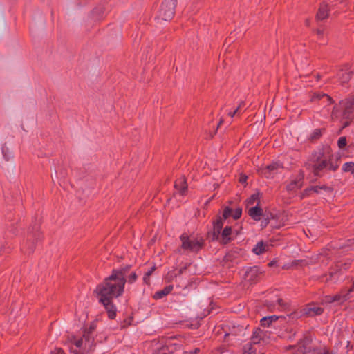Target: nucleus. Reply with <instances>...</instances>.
Returning <instances> with one entry per match:
<instances>
[{
	"instance_id": "1",
	"label": "nucleus",
	"mask_w": 354,
	"mask_h": 354,
	"mask_svg": "<svg viewBox=\"0 0 354 354\" xmlns=\"http://www.w3.org/2000/svg\"><path fill=\"white\" fill-rule=\"evenodd\" d=\"M114 275L110 274L98 284L95 290L99 302L102 304L107 312L109 319H114L116 317L117 308L113 303V299L122 295L125 284L119 281Z\"/></svg>"
},
{
	"instance_id": "2",
	"label": "nucleus",
	"mask_w": 354,
	"mask_h": 354,
	"mask_svg": "<svg viewBox=\"0 0 354 354\" xmlns=\"http://www.w3.org/2000/svg\"><path fill=\"white\" fill-rule=\"evenodd\" d=\"M305 167L314 176L322 177L339 168V159L334 155L326 156L322 151H313L305 162Z\"/></svg>"
},
{
	"instance_id": "3",
	"label": "nucleus",
	"mask_w": 354,
	"mask_h": 354,
	"mask_svg": "<svg viewBox=\"0 0 354 354\" xmlns=\"http://www.w3.org/2000/svg\"><path fill=\"white\" fill-rule=\"evenodd\" d=\"M39 221H35L31 225L28 232L27 241L21 246V250L28 254H31L34 252L35 248L36 242L41 240L42 234L39 231Z\"/></svg>"
},
{
	"instance_id": "4",
	"label": "nucleus",
	"mask_w": 354,
	"mask_h": 354,
	"mask_svg": "<svg viewBox=\"0 0 354 354\" xmlns=\"http://www.w3.org/2000/svg\"><path fill=\"white\" fill-rule=\"evenodd\" d=\"M176 0H164L160 7L157 18L165 21H170L174 16Z\"/></svg>"
},
{
	"instance_id": "5",
	"label": "nucleus",
	"mask_w": 354,
	"mask_h": 354,
	"mask_svg": "<svg viewBox=\"0 0 354 354\" xmlns=\"http://www.w3.org/2000/svg\"><path fill=\"white\" fill-rule=\"evenodd\" d=\"M180 239L182 242V249L191 252H198L200 250L202 249L204 244V241L203 239H191L189 236L185 233H183L180 235Z\"/></svg>"
},
{
	"instance_id": "6",
	"label": "nucleus",
	"mask_w": 354,
	"mask_h": 354,
	"mask_svg": "<svg viewBox=\"0 0 354 354\" xmlns=\"http://www.w3.org/2000/svg\"><path fill=\"white\" fill-rule=\"evenodd\" d=\"M343 110L342 116L344 119L352 120L354 118V95L340 102Z\"/></svg>"
},
{
	"instance_id": "7",
	"label": "nucleus",
	"mask_w": 354,
	"mask_h": 354,
	"mask_svg": "<svg viewBox=\"0 0 354 354\" xmlns=\"http://www.w3.org/2000/svg\"><path fill=\"white\" fill-rule=\"evenodd\" d=\"M304 174L300 171L298 174L292 177L290 182L286 185V189L288 192H295L300 189L304 184Z\"/></svg>"
},
{
	"instance_id": "8",
	"label": "nucleus",
	"mask_w": 354,
	"mask_h": 354,
	"mask_svg": "<svg viewBox=\"0 0 354 354\" xmlns=\"http://www.w3.org/2000/svg\"><path fill=\"white\" fill-rule=\"evenodd\" d=\"M268 332L257 328L254 330L250 342L254 345L265 344L268 342Z\"/></svg>"
},
{
	"instance_id": "9",
	"label": "nucleus",
	"mask_w": 354,
	"mask_h": 354,
	"mask_svg": "<svg viewBox=\"0 0 354 354\" xmlns=\"http://www.w3.org/2000/svg\"><path fill=\"white\" fill-rule=\"evenodd\" d=\"M350 267L349 262H337L335 265V270L331 271L329 272L328 277L327 278V281H331L333 283H335L339 278L341 275L342 269L347 270Z\"/></svg>"
},
{
	"instance_id": "10",
	"label": "nucleus",
	"mask_w": 354,
	"mask_h": 354,
	"mask_svg": "<svg viewBox=\"0 0 354 354\" xmlns=\"http://www.w3.org/2000/svg\"><path fill=\"white\" fill-rule=\"evenodd\" d=\"M223 218L221 216H218L216 219L213 221V231L208 234L212 241H217L223 227Z\"/></svg>"
},
{
	"instance_id": "11",
	"label": "nucleus",
	"mask_w": 354,
	"mask_h": 354,
	"mask_svg": "<svg viewBox=\"0 0 354 354\" xmlns=\"http://www.w3.org/2000/svg\"><path fill=\"white\" fill-rule=\"evenodd\" d=\"M292 354H315V351L312 350L309 340L306 338L301 340L297 346L293 348Z\"/></svg>"
},
{
	"instance_id": "12",
	"label": "nucleus",
	"mask_w": 354,
	"mask_h": 354,
	"mask_svg": "<svg viewBox=\"0 0 354 354\" xmlns=\"http://www.w3.org/2000/svg\"><path fill=\"white\" fill-rule=\"evenodd\" d=\"M95 330V325L92 324L88 328L84 331V338L85 340V348L88 347V349H92L95 346L93 331Z\"/></svg>"
},
{
	"instance_id": "13",
	"label": "nucleus",
	"mask_w": 354,
	"mask_h": 354,
	"mask_svg": "<svg viewBox=\"0 0 354 354\" xmlns=\"http://www.w3.org/2000/svg\"><path fill=\"white\" fill-rule=\"evenodd\" d=\"M324 309L314 304L306 305L303 309V313L308 317H315L323 313Z\"/></svg>"
},
{
	"instance_id": "14",
	"label": "nucleus",
	"mask_w": 354,
	"mask_h": 354,
	"mask_svg": "<svg viewBox=\"0 0 354 354\" xmlns=\"http://www.w3.org/2000/svg\"><path fill=\"white\" fill-rule=\"evenodd\" d=\"M261 274L262 272L259 267H251L246 271L245 278L250 283H255L259 280Z\"/></svg>"
},
{
	"instance_id": "15",
	"label": "nucleus",
	"mask_w": 354,
	"mask_h": 354,
	"mask_svg": "<svg viewBox=\"0 0 354 354\" xmlns=\"http://www.w3.org/2000/svg\"><path fill=\"white\" fill-rule=\"evenodd\" d=\"M283 167V164L280 162H273L263 169V174L267 178H270L277 173L279 169Z\"/></svg>"
},
{
	"instance_id": "16",
	"label": "nucleus",
	"mask_w": 354,
	"mask_h": 354,
	"mask_svg": "<svg viewBox=\"0 0 354 354\" xmlns=\"http://www.w3.org/2000/svg\"><path fill=\"white\" fill-rule=\"evenodd\" d=\"M130 268L131 266H127L120 269H113L111 274L115 275L114 277L119 281L122 280L123 283L125 284L127 282L126 275L129 272Z\"/></svg>"
},
{
	"instance_id": "17",
	"label": "nucleus",
	"mask_w": 354,
	"mask_h": 354,
	"mask_svg": "<svg viewBox=\"0 0 354 354\" xmlns=\"http://www.w3.org/2000/svg\"><path fill=\"white\" fill-rule=\"evenodd\" d=\"M130 268L131 266H127L120 269H113L111 274L115 275L114 277L119 281L122 280L123 283L125 284L127 282L126 275L129 272Z\"/></svg>"
},
{
	"instance_id": "18",
	"label": "nucleus",
	"mask_w": 354,
	"mask_h": 354,
	"mask_svg": "<svg viewBox=\"0 0 354 354\" xmlns=\"http://www.w3.org/2000/svg\"><path fill=\"white\" fill-rule=\"evenodd\" d=\"M174 187L178 194L184 196L187 192V185L184 177L180 178L176 180Z\"/></svg>"
},
{
	"instance_id": "19",
	"label": "nucleus",
	"mask_w": 354,
	"mask_h": 354,
	"mask_svg": "<svg viewBox=\"0 0 354 354\" xmlns=\"http://www.w3.org/2000/svg\"><path fill=\"white\" fill-rule=\"evenodd\" d=\"M68 342L71 344L72 345H75L77 348H82L84 351H90L92 349H88V347L85 348V340L84 338V335L80 339H77L75 336L72 335L68 337Z\"/></svg>"
},
{
	"instance_id": "20",
	"label": "nucleus",
	"mask_w": 354,
	"mask_h": 354,
	"mask_svg": "<svg viewBox=\"0 0 354 354\" xmlns=\"http://www.w3.org/2000/svg\"><path fill=\"white\" fill-rule=\"evenodd\" d=\"M233 230L230 226H226L221 232L220 236L221 237V243L224 245L230 243L233 238L231 237Z\"/></svg>"
},
{
	"instance_id": "21",
	"label": "nucleus",
	"mask_w": 354,
	"mask_h": 354,
	"mask_svg": "<svg viewBox=\"0 0 354 354\" xmlns=\"http://www.w3.org/2000/svg\"><path fill=\"white\" fill-rule=\"evenodd\" d=\"M262 214L263 209L259 207V203L255 207H251L248 210V215L254 221H259Z\"/></svg>"
},
{
	"instance_id": "22",
	"label": "nucleus",
	"mask_w": 354,
	"mask_h": 354,
	"mask_svg": "<svg viewBox=\"0 0 354 354\" xmlns=\"http://www.w3.org/2000/svg\"><path fill=\"white\" fill-rule=\"evenodd\" d=\"M328 16V6L326 3H322L317 13V18L319 20H324Z\"/></svg>"
},
{
	"instance_id": "23",
	"label": "nucleus",
	"mask_w": 354,
	"mask_h": 354,
	"mask_svg": "<svg viewBox=\"0 0 354 354\" xmlns=\"http://www.w3.org/2000/svg\"><path fill=\"white\" fill-rule=\"evenodd\" d=\"M173 288L174 287L172 285H169V286H165L162 290L157 291L154 294L153 299H160L163 298L164 297L167 296L172 291Z\"/></svg>"
},
{
	"instance_id": "24",
	"label": "nucleus",
	"mask_w": 354,
	"mask_h": 354,
	"mask_svg": "<svg viewBox=\"0 0 354 354\" xmlns=\"http://www.w3.org/2000/svg\"><path fill=\"white\" fill-rule=\"evenodd\" d=\"M279 318V317L277 315L264 317L261 318L260 321L261 326L263 327H270L271 324L276 322Z\"/></svg>"
},
{
	"instance_id": "25",
	"label": "nucleus",
	"mask_w": 354,
	"mask_h": 354,
	"mask_svg": "<svg viewBox=\"0 0 354 354\" xmlns=\"http://www.w3.org/2000/svg\"><path fill=\"white\" fill-rule=\"evenodd\" d=\"M352 73L351 72H347L344 71H341L338 74V79L341 83L342 85H344L345 84L348 83L349 80H351Z\"/></svg>"
},
{
	"instance_id": "26",
	"label": "nucleus",
	"mask_w": 354,
	"mask_h": 354,
	"mask_svg": "<svg viewBox=\"0 0 354 354\" xmlns=\"http://www.w3.org/2000/svg\"><path fill=\"white\" fill-rule=\"evenodd\" d=\"M351 291H352V290L350 289L347 293H344V292H342L339 294H336V295H333L334 303L342 304L343 302H344L345 301L348 299H349L348 295H349V292Z\"/></svg>"
},
{
	"instance_id": "27",
	"label": "nucleus",
	"mask_w": 354,
	"mask_h": 354,
	"mask_svg": "<svg viewBox=\"0 0 354 354\" xmlns=\"http://www.w3.org/2000/svg\"><path fill=\"white\" fill-rule=\"evenodd\" d=\"M268 245L261 241L254 245L252 249V252L257 255H260L266 251Z\"/></svg>"
},
{
	"instance_id": "28",
	"label": "nucleus",
	"mask_w": 354,
	"mask_h": 354,
	"mask_svg": "<svg viewBox=\"0 0 354 354\" xmlns=\"http://www.w3.org/2000/svg\"><path fill=\"white\" fill-rule=\"evenodd\" d=\"M310 189L312 192L316 194L320 193L322 190L326 191V192H331L333 190V188L326 185H315V186H310Z\"/></svg>"
},
{
	"instance_id": "29",
	"label": "nucleus",
	"mask_w": 354,
	"mask_h": 354,
	"mask_svg": "<svg viewBox=\"0 0 354 354\" xmlns=\"http://www.w3.org/2000/svg\"><path fill=\"white\" fill-rule=\"evenodd\" d=\"M254 346V345L251 342H248L245 344L243 348V354H257V349Z\"/></svg>"
},
{
	"instance_id": "30",
	"label": "nucleus",
	"mask_w": 354,
	"mask_h": 354,
	"mask_svg": "<svg viewBox=\"0 0 354 354\" xmlns=\"http://www.w3.org/2000/svg\"><path fill=\"white\" fill-rule=\"evenodd\" d=\"M1 152H2V155H3V157L5 159V160L9 161L12 158V151L9 149V148L6 145H3L2 146Z\"/></svg>"
},
{
	"instance_id": "31",
	"label": "nucleus",
	"mask_w": 354,
	"mask_h": 354,
	"mask_svg": "<svg viewBox=\"0 0 354 354\" xmlns=\"http://www.w3.org/2000/svg\"><path fill=\"white\" fill-rule=\"evenodd\" d=\"M323 97H326V98L327 99V100H328L330 103H331V102H332V98H331L330 96H328V95H326V94H324V93H319V92H318V93H315L313 94V95L312 96L311 100H312V101H314V100H321V99H322V98H323Z\"/></svg>"
},
{
	"instance_id": "32",
	"label": "nucleus",
	"mask_w": 354,
	"mask_h": 354,
	"mask_svg": "<svg viewBox=\"0 0 354 354\" xmlns=\"http://www.w3.org/2000/svg\"><path fill=\"white\" fill-rule=\"evenodd\" d=\"M322 135V129H315L310 136V139L312 141L318 140L321 138Z\"/></svg>"
},
{
	"instance_id": "33",
	"label": "nucleus",
	"mask_w": 354,
	"mask_h": 354,
	"mask_svg": "<svg viewBox=\"0 0 354 354\" xmlns=\"http://www.w3.org/2000/svg\"><path fill=\"white\" fill-rule=\"evenodd\" d=\"M342 170L345 172H350L354 174V162H346L342 166Z\"/></svg>"
},
{
	"instance_id": "34",
	"label": "nucleus",
	"mask_w": 354,
	"mask_h": 354,
	"mask_svg": "<svg viewBox=\"0 0 354 354\" xmlns=\"http://www.w3.org/2000/svg\"><path fill=\"white\" fill-rule=\"evenodd\" d=\"M156 266H153L151 267L145 274L143 277V281L146 284H149L150 282V277L152 274V273L156 270Z\"/></svg>"
},
{
	"instance_id": "35",
	"label": "nucleus",
	"mask_w": 354,
	"mask_h": 354,
	"mask_svg": "<svg viewBox=\"0 0 354 354\" xmlns=\"http://www.w3.org/2000/svg\"><path fill=\"white\" fill-rule=\"evenodd\" d=\"M233 209L229 207H225L223 209L222 218L225 220L230 216H232Z\"/></svg>"
},
{
	"instance_id": "36",
	"label": "nucleus",
	"mask_w": 354,
	"mask_h": 354,
	"mask_svg": "<svg viewBox=\"0 0 354 354\" xmlns=\"http://www.w3.org/2000/svg\"><path fill=\"white\" fill-rule=\"evenodd\" d=\"M104 12V8L102 7L95 8L93 11V15H96V19H100Z\"/></svg>"
},
{
	"instance_id": "37",
	"label": "nucleus",
	"mask_w": 354,
	"mask_h": 354,
	"mask_svg": "<svg viewBox=\"0 0 354 354\" xmlns=\"http://www.w3.org/2000/svg\"><path fill=\"white\" fill-rule=\"evenodd\" d=\"M259 194H253L248 199V203L249 205H253L256 201H259ZM259 203V202H258Z\"/></svg>"
},
{
	"instance_id": "38",
	"label": "nucleus",
	"mask_w": 354,
	"mask_h": 354,
	"mask_svg": "<svg viewBox=\"0 0 354 354\" xmlns=\"http://www.w3.org/2000/svg\"><path fill=\"white\" fill-rule=\"evenodd\" d=\"M347 144L346 138L344 136L340 137L337 141V146L340 149H343Z\"/></svg>"
},
{
	"instance_id": "39",
	"label": "nucleus",
	"mask_w": 354,
	"mask_h": 354,
	"mask_svg": "<svg viewBox=\"0 0 354 354\" xmlns=\"http://www.w3.org/2000/svg\"><path fill=\"white\" fill-rule=\"evenodd\" d=\"M242 214V209L240 207L236 208L234 211L233 210L232 212V217L234 219L236 220L239 219Z\"/></svg>"
},
{
	"instance_id": "40",
	"label": "nucleus",
	"mask_w": 354,
	"mask_h": 354,
	"mask_svg": "<svg viewBox=\"0 0 354 354\" xmlns=\"http://www.w3.org/2000/svg\"><path fill=\"white\" fill-rule=\"evenodd\" d=\"M138 279V275L136 272H132L131 274H129L127 279V281L129 283H133Z\"/></svg>"
},
{
	"instance_id": "41",
	"label": "nucleus",
	"mask_w": 354,
	"mask_h": 354,
	"mask_svg": "<svg viewBox=\"0 0 354 354\" xmlns=\"http://www.w3.org/2000/svg\"><path fill=\"white\" fill-rule=\"evenodd\" d=\"M153 354H169V348L167 346H162L156 350Z\"/></svg>"
},
{
	"instance_id": "42",
	"label": "nucleus",
	"mask_w": 354,
	"mask_h": 354,
	"mask_svg": "<svg viewBox=\"0 0 354 354\" xmlns=\"http://www.w3.org/2000/svg\"><path fill=\"white\" fill-rule=\"evenodd\" d=\"M322 302L324 304H332L334 303L333 295H326L323 299Z\"/></svg>"
},
{
	"instance_id": "43",
	"label": "nucleus",
	"mask_w": 354,
	"mask_h": 354,
	"mask_svg": "<svg viewBox=\"0 0 354 354\" xmlns=\"http://www.w3.org/2000/svg\"><path fill=\"white\" fill-rule=\"evenodd\" d=\"M311 192H312V191H311V189H310V187H307L306 189H305L302 192V193H301V196H300V197H301V198H306V197L309 196L310 195Z\"/></svg>"
},
{
	"instance_id": "44",
	"label": "nucleus",
	"mask_w": 354,
	"mask_h": 354,
	"mask_svg": "<svg viewBox=\"0 0 354 354\" xmlns=\"http://www.w3.org/2000/svg\"><path fill=\"white\" fill-rule=\"evenodd\" d=\"M201 350L198 348H196L194 350L191 351H185L183 353V354H198Z\"/></svg>"
},
{
	"instance_id": "45",
	"label": "nucleus",
	"mask_w": 354,
	"mask_h": 354,
	"mask_svg": "<svg viewBox=\"0 0 354 354\" xmlns=\"http://www.w3.org/2000/svg\"><path fill=\"white\" fill-rule=\"evenodd\" d=\"M240 113V107H237L234 111H230L228 113V115H230V117H234L236 114H239Z\"/></svg>"
},
{
	"instance_id": "46",
	"label": "nucleus",
	"mask_w": 354,
	"mask_h": 354,
	"mask_svg": "<svg viewBox=\"0 0 354 354\" xmlns=\"http://www.w3.org/2000/svg\"><path fill=\"white\" fill-rule=\"evenodd\" d=\"M71 354H84V351L79 353L77 349H74L73 347H70Z\"/></svg>"
},
{
	"instance_id": "47",
	"label": "nucleus",
	"mask_w": 354,
	"mask_h": 354,
	"mask_svg": "<svg viewBox=\"0 0 354 354\" xmlns=\"http://www.w3.org/2000/svg\"><path fill=\"white\" fill-rule=\"evenodd\" d=\"M53 352H55V354H64V351L63 349L60 348H55Z\"/></svg>"
},
{
	"instance_id": "48",
	"label": "nucleus",
	"mask_w": 354,
	"mask_h": 354,
	"mask_svg": "<svg viewBox=\"0 0 354 354\" xmlns=\"http://www.w3.org/2000/svg\"><path fill=\"white\" fill-rule=\"evenodd\" d=\"M351 121V120H347L346 121H345V122H344V125H343V127H346L347 126H348V125L350 124Z\"/></svg>"
},
{
	"instance_id": "49",
	"label": "nucleus",
	"mask_w": 354,
	"mask_h": 354,
	"mask_svg": "<svg viewBox=\"0 0 354 354\" xmlns=\"http://www.w3.org/2000/svg\"><path fill=\"white\" fill-rule=\"evenodd\" d=\"M317 35H323V33H324V30H323L318 29V30H317Z\"/></svg>"
},
{
	"instance_id": "50",
	"label": "nucleus",
	"mask_w": 354,
	"mask_h": 354,
	"mask_svg": "<svg viewBox=\"0 0 354 354\" xmlns=\"http://www.w3.org/2000/svg\"><path fill=\"white\" fill-rule=\"evenodd\" d=\"M245 106V102H241L239 106L238 107H240V110L242 109V107H243Z\"/></svg>"
},
{
	"instance_id": "51",
	"label": "nucleus",
	"mask_w": 354,
	"mask_h": 354,
	"mask_svg": "<svg viewBox=\"0 0 354 354\" xmlns=\"http://www.w3.org/2000/svg\"><path fill=\"white\" fill-rule=\"evenodd\" d=\"M277 301L279 303V305H282V303H283V300L281 299H277Z\"/></svg>"
},
{
	"instance_id": "52",
	"label": "nucleus",
	"mask_w": 354,
	"mask_h": 354,
	"mask_svg": "<svg viewBox=\"0 0 354 354\" xmlns=\"http://www.w3.org/2000/svg\"><path fill=\"white\" fill-rule=\"evenodd\" d=\"M247 177L245 176L244 178L241 179V182H245L246 180Z\"/></svg>"
},
{
	"instance_id": "53",
	"label": "nucleus",
	"mask_w": 354,
	"mask_h": 354,
	"mask_svg": "<svg viewBox=\"0 0 354 354\" xmlns=\"http://www.w3.org/2000/svg\"><path fill=\"white\" fill-rule=\"evenodd\" d=\"M221 123H222V120L220 121L218 126H219Z\"/></svg>"
},
{
	"instance_id": "54",
	"label": "nucleus",
	"mask_w": 354,
	"mask_h": 354,
	"mask_svg": "<svg viewBox=\"0 0 354 354\" xmlns=\"http://www.w3.org/2000/svg\"><path fill=\"white\" fill-rule=\"evenodd\" d=\"M273 265V263H269V266Z\"/></svg>"
},
{
	"instance_id": "55",
	"label": "nucleus",
	"mask_w": 354,
	"mask_h": 354,
	"mask_svg": "<svg viewBox=\"0 0 354 354\" xmlns=\"http://www.w3.org/2000/svg\"><path fill=\"white\" fill-rule=\"evenodd\" d=\"M273 265V263H269V266Z\"/></svg>"
},
{
	"instance_id": "56",
	"label": "nucleus",
	"mask_w": 354,
	"mask_h": 354,
	"mask_svg": "<svg viewBox=\"0 0 354 354\" xmlns=\"http://www.w3.org/2000/svg\"><path fill=\"white\" fill-rule=\"evenodd\" d=\"M50 354H55V352L51 351Z\"/></svg>"
},
{
	"instance_id": "57",
	"label": "nucleus",
	"mask_w": 354,
	"mask_h": 354,
	"mask_svg": "<svg viewBox=\"0 0 354 354\" xmlns=\"http://www.w3.org/2000/svg\"><path fill=\"white\" fill-rule=\"evenodd\" d=\"M259 354H264V353H259Z\"/></svg>"
}]
</instances>
